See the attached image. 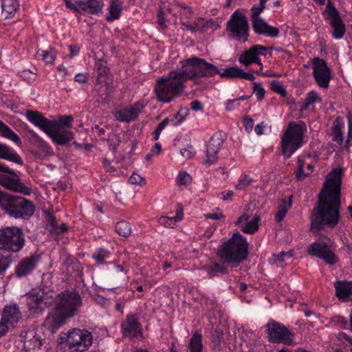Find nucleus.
I'll list each match as a JSON object with an SVG mask.
<instances>
[{
    "label": "nucleus",
    "instance_id": "1",
    "mask_svg": "<svg viewBox=\"0 0 352 352\" xmlns=\"http://www.w3.org/2000/svg\"><path fill=\"white\" fill-rule=\"evenodd\" d=\"M179 70L170 72L167 76L160 78L155 86V92L159 101L168 103L181 96L184 91V83L197 78L212 77L219 72V69L206 60L195 56L182 60Z\"/></svg>",
    "mask_w": 352,
    "mask_h": 352
},
{
    "label": "nucleus",
    "instance_id": "2",
    "mask_svg": "<svg viewBox=\"0 0 352 352\" xmlns=\"http://www.w3.org/2000/svg\"><path fill=\"white\" fill-rule=\"evenodd\" d=\"M341 168H333L329 174L319 195L317 206L310 214V232L333 229L339 223L340 215Z\"/></svg>",
    "mask_w": 352,
    "mask_h": 352
},
{
    "label": "nucleus",
    "instance_id": "3",
    "mask_svg": "<svg viewBox=\"0 0 352 352\" xmlns=\"http://www.w3.org/2000/svg\"><path fill=\"white\" fill-rule=\"evenodd\" d=\"M25 114L30 122L44 131L56 144L65 145L74 139L72 131L65 127H59L56 122L48 120L41 113L28 110Z\"/></svg>",
    "mask_w": 352,
    "mask_h": 352
},
{
    "label": "nucleus",
    "instance_id": "4",
    "mask_svg": "<svg viewBox=\"0 0 352 352\" xmlns=\"http://www.w3.org/2000/svg\"><path fill=\"white\" fill-rule=\"evenodd\" d=\"M0 207L8 215L15 219H29L35 211L32 201L25 197L0 190Z\"/></svg>",
    "mask_w": 352,
    "mask_h": 352
},
{
    "label": "nucleus",
    "instance_id": "5",
    "mask_svg": "<svg viewBox=\"0 0 352 352\" xmlns=\"http://www.w3.org/2000/svg\"><path fill=\"white\" fill-rule=\"evenodd\" d=\"M217 254L227 263L239 264L248 257V243L241 234L236 232L219 246Z\"/></svg>",
    "mask_w": 352,
    "mask_h": 352
},
{
    "label": "nucleus",
    "instance_id": "6",
    "mask_svg": "<svg viewBox=\"0 0 352 352\" xmlns=\"http://www.w3.org/2000/svg\"><path fill=\"white\" fill-rule=\"evenodd\" d=\"M305 130L306 125L303 122L289 123L281 138L282 153L287 158L290 157L302 146Z\"/></svg>",
    "mask_w": 352,
    "mask_h": 352
},
{
    "label": "nucleus",
    "instance_id": "7",
    "mask_svg": "<svg viewBox=\"0 0 352 352\" xmlns=\"http://www.w3.org/2000/svg\"><path fill=\"white\" fill-rule=\"evenodd\" d=\"M25 245V234L16 226L0 229V250L12 252H19Z\"/></svg>",
    "mask_w": 352,
    "mask_h": 352
},
{
    "label": "nucleus",
    "instance_id": "8",
    "mask_svg": "<svg viewBox=\"0 0 352 352\" xmlns=\"http://www.w3.org/2000/svg\"><path fill=\"white\" fill-rule=\"evenodd\" d=\"M226 30L230 32V36L234 39L245 42L249 34V24L245 14L236 10L231 15L227 23Z\"/></svg>",
    "mask_w": 352,
    "mask_h": 352
},
{
    "label": "nucleus",
    "instance_id": "9",
    "mask_svg": "<svg viewBox=\"0 0 352 352\" xmlns=\"http://www.w3.org/2000/svg\"><path fill=\"white\" fill-rule=\"evenodd\" d=\"M314 1L320 6L325 3V0H314ZM322 15L326 20L329 21V24L333 28L332 36L336 39L342 38L346 32L345 25L341 19L339 12L333 5L331 0H328Z\"/></svg>",
    "mask_w": 352,
    "mask_h": 352
},
{
    "label": "nucleus",
    "instance_id": "10",
    "mask_svg": "<svg viewBox=\"0 0 352 352\" xmlns=\"http://www.w3.org/2000/svg\"><path fill=\"white\" fill-rule=\"evenodd\" d=\"M65 343L72 352H83L91 345L92 336L87 331L74 329L68 333Z\"/></svg>",
    "mask_w": 352,
    "mask_h": 352
},
{
    "label": "nucleus",
    "instance_id": "11",
    "mask_svg": "<svg viewBox=\"0 0 352 352\" xmlns=\"http://www.w3.org/2000/svg\"><path fill=\"white\" fill-rule=\"evenodd\" d=\"M270 340L273 343H283L292 346L294 344V334L285 326L272 321L267 324Z\"/></svg>",
    "mask_w": 352,
    "mask_h": 352
},
{
    "label": "nucleus",
    "instance_id": "12",
    "mask_svg": "<svg viewBox=\"0 0 352 352\" xmlns=\"http://www.w3.org/2000/svg\"><path fill=\"white\" fill-rule=\"evenodd\" d=\"M307 253L323 260L330 265H333L338 261V258L331 250V246L322 241L314 242L309 245Z\"/></svg>",
    "mask_w": 352,
    "mask_h": 352
},
{
    "label": "nucleus",
    "instance_id": "13",
    "mask_svg": "<svg viewBox=\"0 0 352 352\" xmlns=\"http://www.w3.org/2000/svg\"><path fill=\"white\" fill-rule=\"evenodd\" d=\"M313 76L318 86L327 89L331 80V72L324 60L320 58L313 59Z\"/></svg>",
    "mask_w": 352,
    "mask_h": 352
},
{
    "label": "nucleus",
    "instance_id": "14",
    "mask_svg": "<svg viewBox=\"0 0 352 352\" xmlns=\"http://www.w3.org/2000/svg\"><path fill=\"white\" fill-rule=\"evenodd\" d=\"M55 308H76L81 305L82 298L76 291L65 290L54 299Z\"/></svg>",
    "mask_w": 352,
    "mask_h": 352
},
{
    "label": "nucleus",
    "instance_id": "15",
    "mask_svg": "<svg viewBox=\"0 0 352 352\" xmlns=\"http://www.w3.org/2000/svg\"><path fill=\"white\" fill-rule=\"evenodd\" d=\"M68 311L63 313L56 311L49 314L44 321V325L52 333H54L63 324H65L67 318L72 317L75 314L76 309H67Z\"/></svg>",
    "mask_w": 352,
    "mask_h": 352
},
{
    "label": "nucleus",
    "instance_id": "16",
    "mask_svg": "<svg viewBox=\"0 0 352 352\" xmlns=\"http://www.w3.org/2000/svg\"><path fill=\"white\" fill-rule=\"evenodd\" d=\"M224 142L221 133H216L207 144L206 158L204 164L208 166L214 164L217 160V153Z\"/></svg>",
    "mask_w": 352,
    "mask_h": 352
},
{
    "label": "nucleus",
    "instance_id": "17",
    "mask_svg": "<svg viewBox=\"0 0 352 352\" xmlns=\"http://www.w3.org/2000/svg\"><path fill=\"white\" fill-rule=\"evenodd\" d=\"M40 259V255L36 254L22 258L16 266V276L19 278H22L31 274L36 267Z\"/></svg>",
    "mask_w": 352,
    "mask_h": 352
},
{
    "label": "nucleus",
    "instance_id": "18",
    "mask_svg": "<svg viewBox=\"0 0 352 352\" xmlns=\"http://www.w3.org/2000/svg\"><path fill=\"white\" fill-rule=\"evenodd\" d=\"M15 177L11 178L0 173V185L10 190L29 195L31 193V189L21 182L18 175Z\"/></svg>",
    "mask_w": 352,
    "mask_h": 352
},
{
    "label": "nucleus",
    "instance_id": "19",
    "mask_svg": "<svg viewBox=\"0 0 352 352\" xmlns=\"http://www.w3.org/2000/svg\"><path fill=\"white\" fill-rule=\"evenodd\" d=\"M252 28L255 33L264 34L270 37H277L279 34V29L268 25L263 19L256 18L252 19Z\"/></svg>",
    "mask_w": 352,
    "mask_h": 352
},
{
    "label": "nucleus",
    "instance_id": "20",
    "mask_svg": "<svg viewBox=\"0 0 352 352\" xmlns=\"http://www.w3.org/2000/svg\"><path fill=\"white\" fill-rule=\"evenodd\" d=\"M76 4L79 7V12L81 10L92 15L101 13L104 6L102 0H80L76 1Z\"/></svg>",
    "mask_w": 352,
    "mask_h": 352
},
{
    "label": "nucleus",
    "instance_id": "21",
    "mask_svg": "<svg viewBox=\"0 0 352 352\" xmlns=\"http://www.w3.org/2000/svg\"><path fill=\"white\" fill-rule=\"evenodd\" d=\"M142 108L143 106L140 103L136 102L130 108H125L117 111L116 113V118L118 121L130 122L138 118Z\"/></svg>",
    "mask_w": 352,
    "mask_h": 352
},
{
    "label": "nucleus",
    "instance_id": "22",
    "mask_svg": "<svg viewBox=\"0 0 352 352\" xmlns=\"http://www.w3.org/2000/svg\"><path fill=\"white\" fill-rule=\"evenodd\" d=\"M21 318V313L19 309H3L0 320L10 328H14Z\"/></svg>",
    "mask_w": 352,
    "mask_h": 352
},
{
    "label": "nucleus",
    "instance_id": "23",
    "mask_svg": "<svg viewBox=\"0 0 352 352\" xmlns=\"http://www.w3.org/2000/svg\"><path fill=\"white\" fill-rule=\"evenodd\" d=\"M336 296L343 301H348L352 295V283L337 281L335 283Z\"/></svg>",
    "mask_w": 352,
    "mask_h": 352
},
{
    "label": "nucleus",
    "instance_id": "24",
    "mask_svg": "<svg viewBox=\"0 0 352 352\" xmlns=\"http://www.w3.org/2000/svg\"><path fill=\"white\" fill-rule=\"evenodd\" d=\"M122 10V3L120 0H111L106 14L107 21H113L120 18Z\"/></svg>",
    "mask_w": 352,
    "mask_h": 352
},
{
    "label": "nucleus",
    "instance_id": "25",
    "mask_svg": "<svg viewBox=\"0 0 352 352\" xmlns=\"http://www.w3.org/2000/svg\"><path fill=\"white\" fill-rule=\"evenodd\" d=\"M264 50V46L261 45H254L252 46L248 50L243 52L239 56V62L245 66H248L255 61L256 58V50L257 49Z\"/></svg>",
    "mask_w": 352,
    "mask_h": 352
},
{
    "label": "nucleus",
    "instance_id": "26",
    "mask_svg": "<svg viewBox=\"0 0 352 352\" xmlns=\"http://www.w3.org/2000/svg\"><path fill=\"white\" fill-rule=\"evenodd\" d=\"M0 158L15 162L19 165L23 164L20 155L15 151H12L8 146L1 143H0Z\"/></svg>",
    "mask_w": 352,
    "mask_h": 352
},
{
    "label": "nucleus",
    "instance_id": "27",
    "mask_svg": "<svg viewBox=\"0 0 352 352\" xmlns=\"http://www.w3.org/2000/svg\"><path fill=\"white\" fill-rule=\"evenodd\" d=\"M344 124L343 118L342 117H338L332 126L331 136L333 141L337 142L340 146H342L343 143V133L342 129Z\"/></svg>",
    "mask_w": 352,
    "mask_h": 352
},
{
    "label": "nucleus",
    "instance_id": "28",
    "mask_svg": "<svg viewBox=\"0 0 352 352\" xmlns=\"http://www.w3.org/2000/svg\"><path fill=\"white\" fill-rule=\"evenodd\" d=\"M25 303L28 308H40L44 301V297L42 294L36 292L27 294L24 296Z\"/></svg>",
    "mask_w": 352,
    "mask_h": 352
},
{
    "label": "nucleus",
    "instance_id": "29",
    "mask_svg": "<svg viewBox=\"0 0 352 352\" xmlns=\"http://www.w3.org/2000/svg\"><path fill=\"white\" fill-rule=\"evenodd\" d=\"M95 69L98 72V82H102L110 74V69L107 66V63L103 59L100 58L96 60Z\"/></svg>",
    "mask_w": 352,
    "mask_h": 352
},
{
    "label": "nucleus",
    "instance_id": "30",
    "mask_svg": "<svg viewBox=\"0 0 352 352\" xmlns=\"http://www.w3.org/2000/svg\"><path fill=\"white\" fill-rule=\"evenodd\" d=\"M225 263L224 261L221 263L214 262L211 265L206 266L204 269L210 278L217 276L220 274H227V266Z\"/></svg>",
    "mask_w": 352,
    "mask_h": 352
},
{
    "label": "nucleus",
    "instance_id": "31",
    "mask_svg": "<svg viewBox=\"0 0 352 352\" xmlns=\"http://www.w3.org/2000/svg\"><path fill=\"white\" fill-rule=\"evenodd\" d=\"M19 7L17 0H3L1 4L2 14L6 18L13 16Z\"/></svg>",
    "mask_w": 352,
    "mask_h": 352
},
{
    "label": "nucleus",
    "instance_id": "32",
    "mask_svg": "<svg viewBox=\"0 0 352 352\" xmlns=\"http://www.w3.org/2000/svg\"><path fill=\"white\" fill-rule=\"evenodd\" d=\"M292 196H290L289 200L282 199L278 203V210L275 214V219L277 222H280L283 220L288 210L292 205Z\"/></svg>",
    "mask_w": 352,
    "mask_h": 352
},
{
    "label": "nucleus",
    "instance_id": "33",
    "mask_svg": "<svg viewBox=\"0 0 352 352\" xmlns=\"http://www.w3.org/2000/svg\"><path fill=\"white\" fill-rule=\"evenodd\" d=\"M124 331L135 334L140 331V323L134 316H128L125 322L122 324Z\"/></svg>",
    "mask_w": 352,
    "mask_h": 352
},
{
    "label": "nucleus",
    "instance_id": "34",
    "mask_svg": "<svg viewBox=\"0 0 352 352\" xmlns=\"http://www.w3.org/2000/svg\"><path fill=\"white\" fill-rule=\"evenodd\" d=\"M0 132L3 137L8 138L18 145L21 144L19 136L15 133L8 125L0 120Z\"/></svg>",
    "mask_w": 352,
    "mask_h": 352
},
{
    "label": "nucleus",
    "instance_id": "35",
    "mask_svg": "<svg viewBox=\"0 0 352 352\" xmlns=\"http://www.w3.org/2000/svg\"><path fill=\"white\" fill-rule=\"evenodd\" d=\"M322 102V98L318 95V94L314 91H311L307 94V96L305 98V102L303 104H302V105L300 107V111H305V109H307L308 108V107L310 104H312L315 102Z\"/></svg>",
    "mask_w": 352,
    "mask_h": 352
},
{
    "label": "nucleus",
    "instance_id": "36",
    "mask_svg": "<svg viewBox=\"0 0 352 352\" xmlns=\"http://www.w3.org/2000/svg\"><path fill=\"white\" fill-rule=\"evenodd\" d=\"M202 336L201 334L195 333L190 340V352H202Z\"/></svg>",
    "mask_w": 352,
    "mask_h": 352
},
{
    "label": "nucleus",
    "instance_id": "37",
    "mask_svg": "<svg viewBox=\"0 0 352 352\" xmlns=\"http://www.w3.org/2000/svg\"><path fill=\"white\" fill-rule=\"evenodd\" d=\"M116 230L122 236L127 237L131 233L130 224L124 221H119L116 225Z\"/></svg>",
    "mask_w": 352,
    "mask_h": 352
},
{
    "label": "nucleus",
    "instance_id": "38",
    "mask_svg": "<svg viewBox=\"0 0 352 352\" xmlns=\"http://www.w3.org/2000/svg\"><path fill=\"white\" fill-rule=\"evenodd\" d=\"M110 252L104 249L100 248L96 252H95L92 258H94L98 264H103L105 263V260L109 257Z\"/></svg>",
    "mask_w": 352,
    "mask_h": 352
},
{
    "label": "nucleus",
    "instance_id": "39",
    "mask_svg": "<svg viewBox=\"0 0 352 352\" xmlns=\"http://www.w3.org/2000/svg\"><path fill=\"white\" fill-rule=\"evenodd\" d=\"M239 69L240 68L236 66L230 67L225 69L222 72L219 71L217 74H219L221 78H238Z\"/></svg>",
    "mask_w": 352,
    "mask_h": 352
},
{
    "label": "nucleus",
    "instance_id": "40",
    "mask_svg": "<svg viewBox=\"0 0 352 352\" xmlns=\"http://www.w3.org/2000/svg\"><path fill=\"white\" fill-rule=\"evenodd\" d=\"M259 217H254L250 221L248 222L242 231L248 234H253L258 230Z\"/></svg>",
    "mask_w": 352,
    "mask_h": 352
},
{
    "label": "nucleus",
    "instance_id": "41",
    "mask_svg": "<svg viewBox=\"0 0 352 352\" xmlns=\"http://www.w3.org/2000/svg\"><path fill=\"white\" fill-rule=\"evenodd\" d=\"M37 59H41L47 64L53 63L54 56L48 51L38 50L36 54Z\"/></svg>",
    "mask_w": 352,
    "mask_h": 352
},
{
    "label": "nucleus",
    "instance_id": "42",
    "mask_svg": "<svg viewBox=\"0 0 352 352\" xmlns=\"http://www.w3.org/2000/svg\"><path fill=\"white\" fill-rule=\"evenodd\" d=\"M268 0H260V2L258 6H253L251 8V19H256V18H260L259 15L265 9V3Z\"/></svg>",
    "mask_w": 352,
    "mask_h": 352
},
{
    "label": "nucleus",
    "instance_id": "43",
    "mask_svg": "<svg viewBox=\"0 0 352 352\" xmlns=\"http://www.w3.org/2000/svg\"><path fill=\"white\" fill-rule=\"evenodd\" d=\"M287 256L289 257V258L292 256V252H282L280 254H274L273 257L272 258V262L273 263L277 265L278 266H281L283 263V261H285V258L287 257Z\"/></svg>",
    "mask_w": 352,
    "mask_h": 352
},
{
    "label": "nucleus",
    "instance_id": "44",
    "mask_svg": "<svg viewBox=\"0 0 352 352\" xmlns=\"http://www.w3.org/2000/svg\"><path fill=\"white\" fill-rule=\"evenodd\" d=\"M192 181L191 176L186 171H181L179 173L177 178V184L179 186L184 185L186 186L190 184Z\"/></svg>",
    "mask_w": 352,
    "mask_h": 352
},
{
    "label": "nucleus",
    "instance_id": "45",
    "mask_svg": "<svg viewBox=\"0 0 352 352\" xmlns=\"http://www.w3.org/2000/svg\"><path fill=\"white\" fill-rule=\"evenodd\" d=\"M252 182V179L246 175H242L239 180L238 184L235 186L236 190H243Z\"/></svg>",
    "mask_w": 352,
    "mask_h": 352
},
{
    "label": "nucleus",
    "instance_id": "46",
    "mask_svg": "<svg viewBox=\"0 0 352 352\" xmlns=\"http://www.w3.org/2000/svg\"><path fill=\"white\" fill-rule=\"evenodd\" d=\"M271 89L274 92L281 95L283 97H285L287 96L285 89L283 87V84L279 81L273 80L271 83Z\"/></svg>",
    "mask_w": 352,
    "mask_h": 352
},
{
    "label": "nucleus",
    "instance_id": "47",
    "mask_svg": "<svg viewBox=\"0 0 352 352\" xmlns=\"http://www.w3.org/2000/svg\"><path fill=\"white\" fill-rule=\"evenodd\" d=\"M73 120V118L72 116H63L59 118L58 120H53L57 126L59 127H68L71 128L72 126V121Z\"/></svg>",
    "mask_w": 352,
    "mask_h": 352
},
{
    "label": "nucleus",
    "instance_id": "48",
    "mask_svg": "<svg viewBox=\"0 0 352 352\" xmlns=\"http://www.w3.org/2000/svg\"><path fill=\"white\" fill-rule=\"evenodd\" d=\"M170 120L168 118H166L160 123L158 124L155 130L153 132L154 140H157L159 139L161 132L167 126Z\"/></svg>",
    "mask_w": 352,
    "mask_h": 352
},
{
    "label": "nucleus",
    "instance_id": "49",
    "mask_svg": "<svg viewBox=\"0 0 352 352\" xmlns=\"http://www.w3.org/2000/svg\"><path fill=\"white\" fill-rule=\"evenodd\" d=\"M352 142V118L348 117V133L347 137L345 142V144L343 148L346 150H349L350 146H351Z\"/></svg>",
    "mask_w": 352,
    "mask_h": 352
},
{
    "label": "nucleus",
    "instance_id": "50",
    "mask_svg": "<svg viewBox=\"0 0 352 352\" xmlns=\"http://www.w3.org/2000/svg\"><path fill=\"white\" fill-rule=\"evenodd\" d=\"M21 78L28 82H32L36 80V74L33 73L30 69H25L19 73Z\"/></svg>",
    "mask_w": 352,
    "mask_h": 352
},
{
    "label": "nucleus",
    "instance_id": "51",
    "mask_svg": "<svg viewBox=\"0 0 352 352\" xmlns=\"http://www.w3.org/2000/svg\"><path fill=\"white\" fill-rule=\"evenodd\" d=\"M253 92L255 94L257 100L258 101H261L265 94V90L259 83L254 82L253 83Z\"/></svg>",
    "mask_w": 352,
    "mask_h": 352
},
{
    "label": "nucleus",
    "instance_id": "52",
    "mask_svg": "<svg viewBox=\"0 0 352 352\" xmlns=\"http://www.w3.org/2000/svg\"><path fill=\"white\" fill-rule=\"evenodd\" d=\"M11 262L10 257L0 256V275L3 274L6 269L9 267Z\"/></svg>",
    "mask_w": 352,
    "mask_h": 352
},
{
    "label": "nucleus",
    "instance_id": "53",
    "mask_svg": "<svg viewBox=\"0 0 352 352\" xmlns=\"http://www.w3.org/2000/svg\"><path fill=\"white\" fill-rule=\"evenodd\" d=\"M304 164V161H302L300 159H298V167L296 174V176L298 180H301L309 175V173L305 172Z\"/></svg>",
    "mask_w": 352,
    "mask_h": 352
},
{
    "label": "nucleus",
    "instance_id": "54",
    "mask_svg": "<svg viewBox=\"0 0 352 352\" xmlns=\"http://www.w3.org/2000/svg\"><path fill=\"white\" fill-rule=\"evenodd\" d=\"M180 154L184 159L188 160L195 155V151L192 146H188L186 148H181Z\"/></svg>",
    "mask_w": 352,
    "mask_h": 352
},
{
    "label": "nucleus",
    "instance_id": "55",
    "mask_svg": "<svg viewBox=\"0 0 352 352\" xmlns=\"http://www.w3.org/2000/svg\"><path fill=\"white\" fill-rule=\"evenodd\" d=\"M129 182L131 184H142V183H144V179L139 174L133 173L129 179Z\"/></svg>",
    "mask_w": 352,
    "mask_h": 352
},
{
    "label": "nucleus",
    "instance_id": "56",
    "mask_svg": "<svg viewBox=\"0 0 352 352\" xmlns=\"http://www.w3.org/2000/svg\"><path fill=\"white\" fill-rule=\"evenodd\" d=\"M238 78H241V79H245V80L253 81L255 79V77L252 74V73L245 72L241 69H239Z\"/></svg>",
    "mask_w": 352,
    "mask_h": 352
},
{
    "label": "nucleus",
    "instance_id": "57",
    "mask_svg": "<svg viewBox=\"0 0 352 352\" xmlns=\"http://www.w3.org/2000/svg\"><path fill=\"white\" fill-rule=\"evenodd\" d=\"M160 223L164 224L166 227H173L176 222L173 217H162L160 218Z\"/></svg>",
    "mask_w": 352,
    "mask_h": 352
},
{
    "label": "nucleus",
    "instance_id": "58",
    "mask_svg": "<svg viewBox=\"0 0 352 352\" xmlns=\"http://www.w3.org/2000/svg\"><path fill=\"white\" fill-rule=\"evenodd\" d=\"M74 80L80 84L86 83L87 82V75L86 74L79 73L75 76Z\"/></svg>",
    "mask_w": 352,
    "mask_h": 352
},
{
    "label": "nucleus",
    "instance_id": "59",
    "mask_svg": "<svg viewBox=\"0 0 352 352\" xmlns=\"http://www.w3.org/2000/svg\"><path fill=\"white\" fill-rule=\"evenodd\" d=\"M190 106L193 111H202L204 109L203 104L199 100L191 102Z\"/></svg>",
    "mask_w": 352,
    "mask_h": 352
},
{
    "label": "nucleus",
    "instance_id": "60",
    "mask_svg": "<svg viewBox=\"0 0 352 352\" xmlns=\"http://www.w3.org/2000/svg\"><path fill=\"white\" fill-rule=\"evenodd\" d=\"M10 327L0 320V338L6 335L8 333Z\"/></svg>",
    "mask_w": 352,
    "mask_h": 352
},
{
    "label": "nucleus",
    "instance_id": "61",
    "mask_svg": "<svg viewBox=\"0 0 352 352\" xmlns=\"http://www.w3.org/2000/svg\"><path fill=\"white\" fill-rule=\"evenodd\" d=\"M64 1L65 3V4H66L67 8H69L71 10H73L75 12H79V7L76 4V3H73L69 0H64Z\"/></svg>",
    "mask_w": 352,
    "mask_h": 352
},
{
    "label": "nucleus",
    "instance_id": "62",
    "mask_svg": "<svg viewBox=\"0 0 352 352\" xmlns=\"http://www.w3.org/2000/svg\"><path fill=\"white\" fill-rule=\"evenodd\" d=\"M216 334L212 335V342L215 343L216 345H219L220 340L222 338L223 333L221 332L215 331Z\"/></svg>",
    "mask_w": 352,
    "mask_h": 352
},
{
    "label": "nucleus",
    "instance_id": "63",
    "mask_svg": "<svg viewBox=\"0 0 352 352\" xmlns=\"http://www.w3.org/2000/svg\"><path fill=\"white\" fill-rule=\"evenodd\" d=\"M102 164L104 167L107 169V170L112 172L116 170V168L113 166H111V162L107 159L103 158Z\"/></svg>",
    "mask_w": 352,
    "mask_h": 352
},
{
    "label": "nucleus",
    "instance_id": "64",
    "mask_svg": "<svg viewBox=\"0 0 352 352\" xmlns=\"http://www.w3.org/2000/svg\"><path fill=\"white\" fill-rule=\"evenodd\" d=\"M221 195H222V196H223L222 199L224 201H226V200H229V199H232V197L234 195V192L232 190H226V191L221 192Z\"/></svg>",
    "mask_w": 352,
    "mask_h": 352
}]
</instances>
